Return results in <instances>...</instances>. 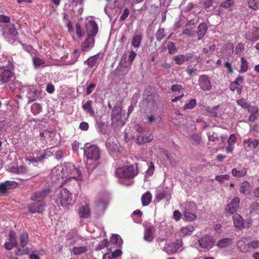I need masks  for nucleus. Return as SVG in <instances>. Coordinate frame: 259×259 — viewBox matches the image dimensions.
Instances as JSON below:
<instances>
[{
    "label": "nucleus",
    "instance_id": "nucleus-1",
    "mask_svg": "<svg viewBox=\"0 0 259 259\" xmlns=\"http://www.w3.org/2000/svg\"><path fill=\"white\" fill-rule=\"evenodd\" d=\"M101 151L96 145L89 146L86 143L84 148V155L87 158L86 167L89 172L93 170L98 165V160L100 157Z\"/></svg>",
    "mask_w": 259,
    "mask_h": 259
},
{
    "label": "nucleus",
    "instance_id": "nucleus-2",
    "mask_svg": "<svg viewBox=\"0 0 259 259\" xmlns=\"http://www.w3.org/2000/svg\"><path fill=\"white\" fill-rule=\"evenodd\" d=\"M62 176L68 177L65 180V183L69 186V182L73 180L74 185H78L77 180H81L82 179L81 170L79 167H76L72 163H66L64 164L62 169Z\"/></svg>",
    "mask_w": 259,
    "mask_h": 259
},
{
    "label": "nucleus",
    "instance_id": "nucleus-3",
    "mask_svg": "<svg viewBox=\"0 0 259 259\" xmlns=\"http://www.w3.org/2000/svg\"><path fill=\"white\" fill-rule=\"evenodd\" d=\"M139 172V168L137 163L126 165L116 169L115 175L121 180H131L136 177Z\"/></svg>",
    "mask_w": 259,
    "mask_h": 259
},
{
    "label": "nucleus",
    "instance_id": "nucleus-4",
    "mask_svg": "<svg viewBox=\"0 0 259 259\" xmlns=\"http://www.w3.org/2000/svg\"><path fill=\"white\" fill-rule=\"evenodd\" d=\"M251 237H243L237 242L238 250L242 252L246 253L259 248V241L252 240Z\"/></svg>",
    "mask_w": 259,
    "mask_h": 259
},
{
    "label": "nucleus",
    "instance_id": "nucleus-5",
    "mask_svg": "<svg viewBox=\"0 0 259 259\" xmlns=\"http://www.w3.org/2000/svg\"><path fill=\"white\" fill-rule=\"evenodd\" d=\"M55 202L59 206L71 205L74 203L72 194L67 188H61L56 194Z\"/></svg>",
    "mask_w": 259,
    "mask_h": 259
},
{
    "label": "nucleus",
    "instance_id": "nucleus-6",
    "mask_svg": "<svg viewBox=\"0 0 259 259\" xmlns=\"http://www.w3.org/2000/svg\"><path fill=\"white\" fill-rule=\"evenodd\" d=\"M122 109L120 106H114L111 112V125L114 128L123 126L125 122L122 120Z\"/></svg>",
    "mask_w": 259,
    "mask_h": 259
},
{
    "label": "nucleus",
    "instance_id": "nucleus-7",
    "mask_svg": "<svg viewBox=\"0 0 259 259\" xmlns=\"http://www.w3.org/2000/svg\"><path fill=\"white\" fill-rule=\"evenodd\" d=\"M26 92V97L28 99V103H31L36 100L41 94V91L38 90L36 87L33 85H30L25 88Z\"/></svg>",
    "mask_w": 259,
    "mask_h": 259
},
{
    "label": "nucleus",
    "instance_id": "nucleus-8",
    "mask_svg": "<svg viewBox=\"0 0 259 259\" xmlns=\"http://www.w3.org/2000/svg\"><path fill=\"white\" fill-rule=\"evenodd\" d=\"M51 193V189L49 188H46L33 193L31 195L30 200L33 201L45 202L44 200Z\"/></svg>",
    "mask_w": 259,
    "mask_h": 259
},
{
    "label": "nucleus",
    "instance_id": "nucleus-9",
    "mask_svg": "<svg viewBox=\"0 0 259 259\" xmlns=\"http://www.w3.org/2000/svg\"><path fill=\"white\" fill-rule=\"evenodd\" d=\"M50 132L46 131H42L39 133L38 136L36 137L33 139V143L37 147L44 148L47 145L46 138L49 136Z\"/></svg>",
    "mask_w": 259,
    "mask_h": 259
},
{
    "label": "nucleus",
    "instance_id": "nucleus-10",
    "mask_svg": "<svg viewBox=\"0 0 259 259\" xmlns=\"http://www.w3.org/2000/svg\"><path fill=\"white\" fill-rule=\"evenodd\" d=\"M182 246V241L180 240H177L176 242H172L166 244L163 247V250L168 254H172L177 252V251Z\"/></svg>",
    "mask_w": 259,
    "mask_h": 259
},
{
    "label": "nucleus",
    "instance_id": "nucleus-11",
    "mask_svg": "<svg viewBox=\"0 0 259 259\" xmlns=\"http://www.w3.org/2000/svg\"><path fill=\"white\" fill-rule=\"evenodd\" d=\"M9 241L4 244V247L8 250L12 249L14 247L18 246L17 235L14 230H10L8 234Z\"/></svg>",
    "mask_w": 259,
    "mask_h": 259
},
{
    "label": "nucleus",
    "instance_id": "nucleus-12",
    "mask_svg": "<svg viewBox=\"0 0 259 259\" xmlns=\"http://www.w3.org/2000/svg\"><path fill=\"white\" fill-rule=\"evenodd\" d=\"M13 73L5 67H0V82L1 83H6L11 80Z\"/></svg>",
    "mask_w": 259,
    "mask_h": 259
},
{
    "label": "nucleus",
    "instance_id": "nucleus-13",
    "mask_svg": "<svg viewBox=\"0 0 259 259\" xmlns=\"http://www.w3.org/2000/svg\"><path fill=\"white\" fill-rule=\"evenodd\" d=\"M45 202L33 201L28 205V209L31 213H41L45 210Z\"/></svg>",
    "mask_w": 259,
    "mask_h": 259
},
{
    "label": "nucleus",
    "instance_id": "nucleus-14",
    "mask_svg": "<svg viewBox=\"0 0 259 259\" xmlns=\"http://www.w3.org/2000/svg\"><path fill=\"white\" fill-rule=\"evenodd\" d=\"M198 84L201 89L204 91H209L211 89V85L208 77L206 75L199 76Z\"/></svg>",
    "mask_w": 259,
    "mask_h": 259
},
{
    "label": "nucleus",
    "instance_id": "nucleus-15",
    "mask_svg": "<svg viewBox=\"0 0 259 259\" xmlns=\"http://www.w3.org/2000/svg\"><path fill=\"white\" fill-rule=\"evenodd\" d=\"M240 199L238 197H235L231 200L230 202L226 207L225 211L230 214L237 212L239 207Z\"/></svg>",
    "mask_w": 259,
    "mask_h": 259
},
{
    "label": "nucleus",
    "instance_id": "nucleus-16",
    "mask_svg": "<svg viewBox=\"0 0 259 259\" xmlns=\"http://www.w3.org/2000/svg\"><path fill=\"white\" fill-rule=\"evenodd\" d=\"M155 232V228L152 225H144V239L145 240L151 242L154 239L153 234Z\"/></svg>",
    "mask_w": 259,
    "mask_h": 259
},
{
    "label": "nucleus",
    "instance_id": "nucleus-17",
    "mask_svg": "<svg viewBox=\"0 0 259 259\" xmlns=\"http://www.w3.org/2000/svg\"><path fill=\"white\" fill-rule=\"evenodd\" d=\"M87 36L94 38L98 32L97 24L94 21H90L86 26Z\"/></svg>",
    "mask_w": 259,
    "mask_h": 259
},
{
    "label": "nucleus",
    "instance_id": "nucleus-18",
    "mask_svg": "<svg viewBox=\"0 0 259 259\" xmlns=\"http://www.w3.org/2000/svg\"><path fill=\"white\" fill-rule=\"evenodd\" d=\"M199 245L202 248H211L214 245V241L212 238L209 236L202 237L199 240Z\"/></svg>",
    "mask_w": 259,
    "mask_h": 259
},
{
    "label": "nucleus",
    "instance_id": "nucleus-19",
    "mask_svg": "<svg viewBox=\"0 0 259 259\" xmlns=\"http://www.w3.org/2000/svg\"><path fill=\"white\" fill-rule=\"evenodd\" d=\"M95 39L92 36H87L81 45V50L82 52H88L92 49L95 45Z\"/></svg>",
    "mask_w": 259,
    "mask_h": 259
},
{
    "label": "nucleus",
    "instance_id": "nucleus-20",
    "mask_svg": "<svg viewBox=\"0 0 259 259\" xmlns=\"http://www.w3.org/2000/svg\"><path fill=\"white\" fill-rule=\"evenodd\" d=\"M17 186V183L13 181H7L4 183H0V192L5 194L8 190L15 188Z\"/></svg>",
    "mask_w": 259,
    "mask_h": 259
},
{
    "label": "nucleus",
    "instance_id": "nucleus-21",
    "mask_svg": "<svg viewBox=\"0 0 259 259\" xmlns=\"http://www.w3.org/2000/svg\"><path fill=\"white\" fill-rule=\"evenodd\" d=\"M102 58H100V53H98L95 55L90 57L85 62L88 67L92 68L96 65H98L102 60Z\"/></svg>",
    "mask_w": 259,
    "mask_h": 259
},
{
    "label": "nucleus",
    "instance_id": "nucleus-22",
    "mask_svg": "<svg viewBox=\"0 0 259 259\" xmlns=\"http://www.w3.org/2000/svg\"><path fill=\"white\" fill-rule=\"evenodd\" d=\"M92 104L93 101L92 100H88L84 103L82 102V108L86 113L89 114L91 117H94L95 112Z\"/></svg>",
    "mask_w": 259,
    "mask_h": 259
},
{
    "label": "nucleus",
    "instance_id": "nucleus-23",
    "mask_svg": "<svg viewBox=\"0 0 259 259\" xmlns=\"http://www.w3.org/2000/svg\"><path fill=\"white\" fill-rule=\"evenodd\" d=\"M245 38L251 42H255L259 40V27L255 28L251 32L246 34Z\"/></svg>",
    "mask_w": 259,
    "mask_h": 259
},
{
    "label": "nucleus",
    "instance_id": "nucleus-24",
    "mask_svg": "<svg viewBox=\"0 0 259 259\" xmlns=\"http://www.w3.org/2000/svg\"><path fill=\"white\" fill-rule=\"evenodd\" d=\"M251 188L250 183L247 181H244L240 185L239 191L241 194L246 195L250 193Z\"/></svg>",
    "mask_w": 259,
    "mask_h": 259
},
{
    "label": "nucleus",
    "instance_id": "nucleus-25",
    "mask_svg": "<svg viewBox=\"0 0 259 259\" xmlns=\"http://www.w3.org/2000/svg\"><path fill=\"white\" fill-rule=\"evenodd\" d=\"M79 215L80 218L87 219L91 215V210L88 205L82 206L79 209Z\"/></svg>",
    "mask_w": 259,
    "mask_h": 259
},
{
    "label": "nucleus",
    "instance_id": "nucleus-26",
    "mask_svg": "<svg viewBox=\"0 0 259 259\" xmlns=\"http://www.w3.org/2000/svg\"><path fill=\"white\" fill-rule=\"evenodd\" d=\"M153 139V136L152 134H150L148 136H143L140 135L137 138V143L139 145H143L146 143L151 142Z\"/></svg>",
    "mask_w": 259,
    "mask_h": 259
},
{
    "label": "nucleus",
    "instance_id": "nucleus-27",
    "mask_svg": "<svg viewBox=\"0 0 259 259\" xmlns=\"http://www.w3.org/2000/svg\"><path fill=\"white\" fill-rule=\"evenodd\" d=\"M152 194L149 191H147L141 196V202L142 205L145 206L148 205L152 200Z\"/></svg>",
    "mask_w": 259,
    "mask_h": 259
},
{
    "label": "nucleus",
    "instance_id": "nucleus-28",
    "mask_svg": "<svg viewBox=\"0 0 259 259\" xmlns=\"http://www.w3.org/2000/svg\"><path fill=\"white\" fill-rule=\"evenodd\" d=\"M207 30L206 24L204 23H201L198 27L197 34L198 35V39H201L205 34Z\"/></svg>",
    "mask_w": 259,
    "mask_h": 259
},
{
    "label": "nucleus",
    "instance_id": "nucleus-29",
    "mask_svg": "<svg viewBox=\"0 0 259 259\" xmlns=\"http://www.w3.org/2000/svg\"><path fill=\"white\" fill-rule=\"evenodd\" d=\"M234 226L236 228L241 229L243 226V219L239 214L233 216Z\"/></svg>",
    "mask_w": 259,
    "mask_h": 259
},
{
    "label": "nucleus",
    "instance_id": "nucleus-30",
    "mask_svg": "<svg viewBox=\"0 0 259 259\" xmlns=\"http://www.w3.org/2000/svg\"><path fill=\"white\" fill-rule=\"evenodd\" d=\"M108 242L109 246L113 244L118 247L120 246L122 244V240L117 234H113L110 237V241Z\"/></svg>",
    "mask_w": 259,
    "mask_h": 259
},
{
    "label": "nucleus",
    "instance_id": "nucleus-31",
    "mask_svg": "<svg viewBox=\"0 0 259 259\" xmlns=\"http://www.w3.org/2000/svg\"><path fill=\"white\" fill-rule=\"evenodd\" d=\"M20 246L24 248L29 242L28 234L27 232H24L20 235L19 237Z\"/></svg>",
    "mask_w": 259,
    "mask_h": 259
},
{
    "label": "nucleus",
    "instance_id": "nucleus-32",
    "mask_svg": "<svg viewBox=\"0 0 259 259\" xmlns=\"http://www.w3.org/2000/svg\"><path fill=\"white\" fill-rule=\"evenodd\" d=\"M247 174V168L243 167L241 170H237L236 168L232 169V175L235 177H242Z\"/></svg>",
    "mask_w": 259,
    "mask_h": 259
},
{
    "label": "nucleus",
    "instance_id": "nucleus-33",
    "mask_svg": "<svg viewBox=\"0 0 259 259\" xmlns=\"http://www.w3.org/2000/svg\"><path fill=\"white\" fill-rule=\"evenodd\" d=\"M194 230V227L191 225H188L185 227H183L180 231V234L182 236H185L186 235H191L192 232Z\"/></svg>",
    "mask_w": 259,
    "mask_h": 259
},
{
    "label": "nucleus",
    "instance_id": "nucleus-34",
    "mask_svg": "<svg viewBox=\"0 0 259 259\" xmlns=\"http://www.w3.org/2000/svg\"><path fill=\"white\" fill-rule=\"evenodd\" d=\"M210 113L212 116L215 118H221L223 113V109L220 108L219 106L214 107L210 111Z\"/></svg>",
    "mask_w": 259,
    "mask_h": 259
},
{
    "label": "nucleus",
    "instance_id": "nucleus-35",
    "mask_svg": "<svg viewBox=\"0 0 259 259\" xmlns=\"http://www.w3.org/2000/svg\"><path fill=\"white\" fill-rule=\"evenodd\" d=\"M87 246H74L72 249V252L74 255H80L87 252Z\"/></svg>",
    "mask_w": 259,
    "mask_h": 259
},
{
    "label": "nucleus",
    "instance_id": "nucleus-36",
    "mask_svg": "<svg viewBox=\"0 0 259 259\" xmlns=\"http://www.w3.org/2000/svg\"><path fill=\"white\" fill-rule=\"evenodd\" d=\"M231 242V239L228 238H224L220 240L217 244V246L219 248H225L228 247Z\"/></svg>",
    "mask_w": 259,
    "mask_h": 259
},
{
    "label": "nucleus",
    "instance_id": "nucleus-37",
    "mask_svg": "<svg viewBox=\"0 0 259 259\" xmlns=\"http://www.w3.org/2000/svg\"><path fill=\"white\" fill-rule=\"evenodd\" d=\"M142 36L141 35L137 34L135 35L132 40V45L136 48H139L140 46L141 41H142Z\"/></svg>",
    "mask_w": 259,
    "mask_h": 259
},
{
    "label": "nucleus",
    "instance_id": "nucleus-38",
    "mask_svg": "<svg viewBox=\"0 0 259 259\" xmlns=\"http://www.w3.org/2000/svg\"><path fill=\"white\" fill-rule=\"evenodd\" d=\"M107 204V200L105 199L102 198L99 199V200L96 202V206L98 209L104 210L106 208Z\"/></svg>",
    "mask_w": 259,
    "mask_h": 259
},
{
    "label": "nucleus",
    "instance_id": "nucleus-39",
    "mask_svg": "<svg viewBox=\"0 0 259 259\" xmlns=\"http://www.w3.org/2000/svg\"><path fill=\"white\" fill-rule=\"evenodd\" d=\"M248 65L247 60L243 57L241 58V65L240 72L241 73L246 72L248 70Z\"/></svg>",
    "mask_w": 259,
    "mask_h": 259
},
{
    "label": "nucleus",
    "instance_id": "nucleus-40",
    "mask_svg": "<svg viewBox=\"0 0 259 259\" xmlns=\"http://www.w3.org/2000/svg\"><path fill=\"white\" fill-rule=\"evenodd\" d=\"M244 143L247 144L248 147H252L253 149L256 148L259 144L257 140L254 139L253 140L251 138H248L244 141Z\"/></svg>",
    "mask_w": 259,
    "mask_h": 259
},
{
    "label": "nucleus",
    "instance_id": "nucleus-41",
    "mask_svg": "<svg viewBox=\"0 0 259 259\" xmlns=\"http://www.w3.org/2000/svg\"><path fill=\"white\" fill-rule=\"evenodd\" d=\"M42 109L41 106L40 104L35 103L32 104L31 107V111L34 115H36L39 113Z\"/></svg>",
    "mask_w": 259,
    "mask_h": 259
},
{
    "label": "nucleus",
    "instance_id": "nucleus-42",
    "mask_svg": "<svg viewBox=\"0 0 259 259\" xmlns=\"http://www.w3.org/2000/svg\"><path fill=\"white\" fill-rule=\"evenodd\" d=\"M105 247H108V249L111 250V247H109V242L107 239H104L101 242H100L97 246L96 250H100Z\"/></svg>",
    "mask_w": 259,
    "mask_h": 259
},
{
    "label": "nucleus",
    "instance_id": "nucleus-43",
    "mask_svg": "<svg viewBox=\"0 0 259 259\" xmlns=\"http://www.w3.org/2000/svg\"><path fill=\"white\" fill-rule=\"evenodd\" d=\"M7 28L8 29L9 34L11 36L15 37L18 35V33L14 24L7 25Z\"/></svg>",
    "mask_w": 259,
    "mask_h": 259
},
{
    "label": "nucleus",
    "instance_id": "nucleus-44",
    "mask_svg": "<svg viewBox=\"0 0 259 259\" xmlns=\"http://www.w3.org/2000/svg\"><path fill=\"white\" fill-rule=\"evenodd\" d=\"M52 155V153L48 150H45L43 154L37 157L39 162L43 161L45 159L48 158Z\"/></svg>",
    "mask_w": 259,
    "mask_h": 259
},
{
    "label": "nucleus",
    "instance_id": "nucleus-45",
    "mask_svg": "<svg viewBox=\"0 0 259 259\" xmlns=\"http://www.w3.org/2000/svg\"><path fill=\"white\" fill-rule=\"evenodd\" d=\"M32 61L35 68H37L45 64V61L39 57H33Z\"/></svg>",
    "mask_w": 259,
    "mask_h": 259
},
{
    "label": "nucleus",
    "instance_id": "nucleus-46",
    "mask_svg": "<svg viewBox=\"0 0 259 259\" xmlns=\"http://www.w3.org/2000/svg\"><path fill=\"white\" fill-rule=\"evenodd\" d=\"M196 105V100L194 99H191L189 103L186 104L184 107V110L193 109Z\"/></svg>",
    "mask_w": 259,
    "mask_h": 259
},
{
    "label": "nucleus",
    "instance_id": "nucleus-47",
    "mask_svg": "<svg viewBox=\"0 0 259 259\" xmlns=\"http://www.w3.org/2000/svg\"><path fill=\"white\" fill-rule=\"evenodd\" d=\"M12 171L17 174H24L27 171V169L25 166L20 165L17 167H12Z\"/></svg>",
    "mask_w": 259,
    "mask_h": 259
},
{
    "label": "nucleus",
    "instance_id": "nucleus-48",
    "mask_svg": "<svg viewBox=\"0 0 259 259\" xmlns=\"http://www.w3.org/2000/svg\"><path fill=\"white\" fill-rule=\"evenodd\" d=\"M230 179V176L228 174H225L223 175H218L215 177L216 181H218L220 183L224 182V180H229Z\"/></svg>",
    "mask_w": 259,
    "mask_h": 259
},
{
    "label": "nucleus",
    "instance_id": "nucleus-49",
    "mask_svg": "<svg viewBox=\"0 0 259 259\" xmlns=\"http://www.w3.org/2000/svg\"><path fill=\"white\" fill-rule=\"evenodd\" d=\"M156 38L157 40L160 41L165 36L164 30L163 28L159 29L155 34Z\"/></svg>",
    "mask_w": 259,
    "mask_h": 259
},
{
    "label": "nucleus",
    "instance_id": "nucleus-50",
    "mask_svg": "<svg viewBox=\"0 0 259 259\" xmlns=\"http://www.w3.org/2000/svg\"><path fill=\"white\" fill-rule=\"evenodd\" d=\"M194 34L195 31L191 27H186L183 30L181 33V34H185L189 36H192L194 35Z\"/></svg>",
    "mask_w": 259,
    "mask_h": 259
},
{
    "label": "nucleus",
    "instance_id": "nucleus-51",
    "mask_svg": "<svg viewBox=\"0 0 259 259\" xmlns=\"http://www.w3.org/2000/svg\"><path fill=\"white\" fill-rule=\"evenodd\" d=\"M166 195L165 191L162 190H157L156 191V198L158 200V201L162 200Z\"/></svg>",
    "mask_w": 259,
    "mask_h": 259
},
{
    "label": "nucleus",
    "instance_id": "nucleus-52",
    "mask_svg": "<svg viewBox=\"0 0 259 259\" xmlns=\"http://www.w3.org/2000/svg\"><path fill=\"white\" fill-rule=\"evenodd\" d=\"M184 216L186 219L188 221H193L195 220L196 217V215L188 211H185L184 213Z\"/></svg>",
    "mask_w": 259,
    "mask_h": 259
},
{
    "label": "nucleus",
    "instance_id": "nucleus-53",
    "mask_svg": "<svg viewBox=\"0 0 259 259\" xmlns=\"http://www.w3.org/2000/svg\"><path fill=\"white\" fill-rule=\"evenodd\" d=\"M244 50V45L242 42H239L237 44L235 48V53L239 54Z\"/></svg>",
    "mask_w": 259,
    "mask_h": 259
},
{
    "label": "nucleus",
    "instance_id": "nucleus-54",
    "mask_svg": "<svg viewBox=\"0 0 259 259\" xmlns=\"http://www.w3.org/2000/svg\"><path fill=\"white\" fill-rule=\"evenodd\" d=\"M233 0H226L221 4V6L225 9H228L234 5Z\"/></svg>",
    "mask_w": 259,
    "mask_h": 259
},
{
    "label": "nucleus",
    "instance_id": "nucleus-55",
    "mask_svg": "<svg viewBox=\"0 0 259 259\" xmlns=\"http://www.w3.org/2000/svg\"><path fill=\"white\" fill-rule=\"evenodd\" d=\"M154 170L155 168L154 163L152 162H150L146 174L148 176H151L153 174Z\"/></svg>",
    "mask_w": 259,
    "mask_h": 259
},
{
    "label": "nucleus",
    "instance_id": "nucleus-56",
    "mask_svg": "<svg viewBox=\"0 0 259 259\" xmlns=\"http://www.w3.org/2000/svg\"><path fill=\"white\" fill-rule=\"evenodd\" d=\"M167 47L169 54H174L177 50L175 44L174 42H169Z\"/></svg>",
    "mask_w": 259,
    "mask_h": 259
},
{
    "label": "nucleus",
    "instance_id": "nucleus-57",
    "mask_svg": "<svg viewBox=\"0 0 259 259\" xmlns=\"http://www.w3.org/2000/svg\"><path fill=\"white\" fill-rule=\"evenodd\" d=\"M96 86V84L94 83H90L86 89V94L87 95H90L93 90L95 89V87Z\"/></svg>",
    "mask_w": 259,
    "mask_h": 259
},
{
    "label": "nucleus",
    "instance_id": "nucleus-58",
    "mask_svg": "<svg viewBox=\"0 0 259 259\" xmlns=\"http://www.w3.org/2000/svg\"><path fill=\"white\" fill-rule=\"evenodd\" d=\"M248 7L250 9L255 10L258 9V4L257 3L255 2V0H249L248 2Z\"/></svg>",
    "mask_w": 259,
    "mask_h": 259
},
{
    "label": "nucleus",
    "instance_id": "nucleus-59",
    "mask_svg": "<svg viewBox=\"0 0 259 259\" xmlns=\"http://www.w3.org/2000/svg\"><path fill=\"white\" fill-rule=\"evenodd\" d=\"M130 14V10L127 8L124 9L122 15L120 17V20L122 21L126 19Z\"/></svg>",
    "mask_w": 259,
    "mask_h": 259
},
{
    "label": "nucleus",
    "instance_id": "nucleus-60",
    "mask_svg": "<svg viewBox=\"0 0 259 259\" xmlns=\"http://www.w3.org/2000/svg\"><path fill=\"white\" fill-rule=\"evenodd\" d=\"M176 64L181 65L184 63L185 60H184V57H183V55L181 56H176L175 57L174 59Z\"/></svg>",
    "mask_w": 259,
    "mask_h": 259
},
{
    "label": "nucleus",
    "instance_id": "nucleus-61",
    "mask_svg": "<svg viewBox=\"0 0 259 259\" xmlns=\"http://www.w3.org/2000/svg\"><path fill=\"white\" fill-rule=\"evenodd\" d=\"M236 136L235 134H233L230 135L229 138L227 141L228 145H234L236 141Z\"/></svg>",
    "mask_w": 259,
    "mask_h": 259
},
{
    "label": "nucleus",
    "instance_id": "nucleus-62",
    "mask_svg": "<svg viewBox=\"0 0 259 259\" xmlns=\"http://www.w3.org/2000/svg\"><path fill=\"white\" fill-rule=\"evenodd\" d=\"M55 90V87L53 84L50 82L47 84L46 87V92L49 94H52Z\"/></svg>",
    "mask_w": 259,
    "mask_h": 259
},
{
    "label": "nucleus",
    "instance_id": "nucleus-63",
    "mask_svg": "<svg viewBox=\"0 0 259 259\" xmlns=\"http://www.w3.org/2000/svg\"><path fill=\"white\" fill-rule=\"evenodd\" d=\"M121 254V250L119 249H117L115 250L114 251H112L110 255L112 258H114L120 256Z\"/></svg>",
    "mask_w": 259,
    "mask_h": 259
},
{
    "label": "nucleus",
    "instance_id": "nucleus-64",
    "mask_svg": "<svg viewBox=\"0 0 259 259\" xmlns=\"http://www.w3.org/2000/svg\"><path fill=\"white\" fill-rule=\"evenodd\" d=\"M76 34L79 37H81L82 36L81 25L79 23H77L75 25Z\"/></svg>",
    "mask_w": 259,
    "mask_h": 259
}]
</instances>
